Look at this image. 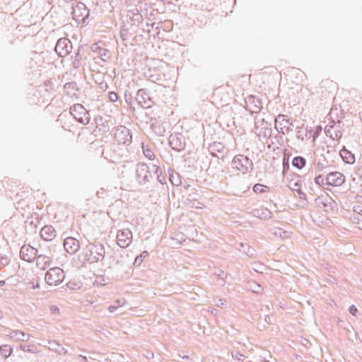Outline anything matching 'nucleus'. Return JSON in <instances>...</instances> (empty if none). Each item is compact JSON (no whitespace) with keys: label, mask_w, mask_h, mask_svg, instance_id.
I'll list each match as a JSON object with an SVG mask.
<instances>
[{"label":"nucleus","mask_w":362,"mask_h":362,"mask_svg":"<svg viewBox=\"0 0 362 362\" xmlns=\"http://www.w3.org/2000/svg\"><path fill=\"white\" fill-rule=\"evenodd\" d=\"M81 254L84 260L90 263H96L103 260L105 255V249L101 243H90L82 247Z\"/></svg>","instance_id":"f257e3e1"},{"label":"nucleus","mask_w":362,"mask_h":362,"mask_svg":"<svg viewBox=\"0 0 362 362\" xmlns=\"http://www.w3.org/2000/svg\"><path fill=\"white\" fill-rule=\"evenodd\" d=\"M231 166L234 170L243 175L252 172L254 169L252 160L243 154L235 156L232 160Z\"/></svg>","instance_id":"f03ea898"},{"label":"nucleus","mask_w":362,"mask_h":362,"mask_svg":"<svg viewBox=\"0 0 362 362\" xmlns=\"http://www.w3.org/2000/svg\"><path fill=\"white\" fill-rule=\"evenodd\" d=\"M72 18L78 23L86 24L90 16V10L85 4L77 1L72 4Z\"/></svg>","instance_id":"7ed1b4c3"},{"label":"nucleus","mask_w":362,"mask_h":362,"mask_svg":"<svg viewBox=\"0 0 362 362\" xmlns=\"http://www.w3.org/2000/svg\"><path fill=\"white\" fill-rule=\"evenodd\" d=\"M114 138L118 144L129 145L132 141L131 130L125 126L120 125L112 129Z\"/></svg>","instance_id":"20e7f679"},{"label":"nucleus","mask_w":362,"mask_h":362,"mask_svg":"<svg viewBox=\"0 0 362 362\" xmlns=\"http://www.w3.org/2000/svg\"><path fill=\"white\" fill-rule=\"evenodd\" d=\"M69 112L81 124H87L90 122L89 112L81 104L77 103L72 105Z\"/></svg>","instance_id":"39448f33"},{"label":"nucleus","mask_w":362,"mask_h":362,"mask_svg":"<svg viewBox=\"0 0 362 362\" xmlns=\"http://www.w3.org/2000/svg\"><path fill=\"white\" fill-rule=\"evenodd\" d=\"M136 178L140 185H146L152 178L151 172L147 164L138 163L135 170Z\"/></svg>","instance_id":"423d86ee"},{"label":"nucleus","mask_w":362,"mask_h":362,"mask_svg":"<svg viewBox=\"0 0 362 362\" xmlns=\"http://www.w3.org/2000/svg\"><path fill=\"white\" fill-rule=\"evenodd\" d=\"M64 279V271L59 267L49 269L45 274V279L49 286H57Z\"/></svg>","instance_id":"0eeeda50"},{"label":"nucleus","mask_w":362,"mask_h":362,"mask_svg":"<svg viewBox=\"0 0 362 362\" xmlns=\"http://www.w3.org/2000/svg\"><path fill=\"white\" fill-rule=\"evenodd\" d=\"M136 100L138 104L145 109L150 108L155 104L153 98L146 88H141L137 91Z\"/></svg>","instance_id":"6e6552de"},{"label":"nucleus","mask_w":362,"mask_h":362,"mask_svg":"<svg viewBox=\"0 0 362 362\" xmlns=\"http://www.w3.org/2000/svg\"><path fill=\"white\" fill-rule=\"evenodd\" d=\"M72 48L71 42L68 38L62 37L57 40L54 50L59 57H65L71 52Z\"/></svg>","instance_id":"1a4fd4ad"},{"label":"nucleus","mask_w":362,"mask_h":362,"mask_svg":"<svg viewBox=\"0 0 362 362\" xmlns=\"http://www.w3.org/2000/svg\"><path fill=\"white\" fill-rule=\"evenodd\" d=\"M168 143L172 149L177 152L182 151L186 146L185 137L179 133L170 134L168 138Z\"/></svg>","instance_id":"9d476101"},{"label":"nucleus","mask_w":362,"mask_h":362,"mask_svg":"<svg viewBox=\"0 0 362 362\" xmlns=\"http://www.w3.org/2000/svg\"><path fill=\"white\" fill-rule=\"evenodd\" d=\"M344 182V175L337 171L328 173L325 177V184L328 187L330 186L339 187L342 185Z\"/></svg>","instance_id":"9b49d317"},{"label":"nucleus","mask_w":362,"mask_h":362,"mask_svg":"<svg viewBox=\"0 0 362 362\" xmlns=\"http://www.w3.org/2000/svg\"><path fill=\"white\" fill-rule=\"evenodd\" d=\"M132 233L129 229L119 230L117 234V244L122 248L127 247L132 243Z\"/></svg>","instance_id":"f8f14e48"},{"label":"nucleus","mask_w":362,"mask_h":362,"mask_svg":"<svg viewBox=\"0 0 362 362\" xmlns=\"http://www.w3.org/2000/svg\"><path fill=\"white\" fill-rule=\"evenodd\" d=\"M37 255V250L30 245H23L20 250V257L27 262H33Z\"/></svg>","instance_id":"ddd939ff"},{"label":"nucleus","mask_w":362,"mask_h":362,"mask_svg":"<svg viewBox=\"0 0 362 362\" xmlns=\"http://www.w3.org/2000/svg\"><path fill=\"white\" fill-rule=\"evenodd\" d=\"M292 124L288 119L286 118V115L279 114L277 115L275 119V129L279 133L286 134L291 131L290 126Z\"/></svg>","instance_id":"4468645a"},{"label":"nucleus","mask_w":362,"mask_h":362,"mask_svg":"<svg viewBox=\"0 0 362 362\" xmlns=\"http://www.w3.org/2000/svg\"><path fill=\"white\" fill-rule=\"evenodd\" d=\"M63 245L66 252L70 255L75 254L80 248L79 241L73 237L66 238Z\"/></svg>","instance_id":"2eb2a0df"},{"label":"nucleus","mask_w":362,"mask_h":362,"mask_svg":"<svg viewBox=\"0 0 362 362\" xmlns=\"http://www.w3.org/2000/svg\"><path fill=\"white\" fill-rule=\"evenodd\" d=\"M247 109L253 113H257L262 108V102L254 95H249L245 99Z\"/></svg>","instance_id":"dca6fc26"},{"label":"nucleus","mask_w":362,"mask_h":362,"mask_svg":"<svg viewBox=\"0 0 362 362\" xmlns=\"http://www.w3.org/2000/svg\"><path fill=\"white\" fill-rule=\"evenodd\" d=\"M56 230L51 225H46L40 230V236L45 241H51L56 237Z\"/></svg>","instance_id":"f3484780"},{"label":"nucleus","mask_w":362,"mask_h":362,"mask_svg":"<svg viewBox=\"0 0 362 362\" xmlns=\"http://www.w3.org/2000/svg\"><path fill=\"white\" fill-rule=\"evenodd\" d=\"M332 125H327L325 127V134L327 136H329L333 140H339L341 137L342 133L339 130L334 129V124H335L334 121L332 120Z\"/></svg>","instance_id":"a211bd4d"},{"label":"nucleus","mask_w":362,"mask_h":362,"mask_svg":"<svg viewBox=\"0 0 362 362\" xmlns=\"http://www.w3.org/2000/svg\"><path fill=\"white\" fill-rule=\"evenodd\" d=\"M35 259L37 267L42 270L49 267L51 262V258L45 255H37Z\"/></svg>","instance_id":"6ab92c4d"},{"label":"nucleus","mask_w":362,"mask_h":362,"mask_svg":"<svg viewBox=\"0 0 362 362\" xmlns=\"http://www.w3.org/2000/svg\"><path fill=\"white\" fill-rule=\"evenodd\" d=\"M8 336L11 339L22 341H26L30 339L28 334L18 329L11 330Z\"/></svg>","instance_id":"aec40b11"},{"label":"nucleus","mask_w":362,"mask_h":362,"mask_svg":"<svg viewBox=\"0 0 362 362\" xmlns=\"http://www.w3.org/2000/svg\"><path fill=\"white\" fill-rule=\"evenodd\" d=\"M128 13H131L129 19L132 22V25L135 27H138L143 21V17L140 14L139 10L137 8H134L132 11H128Z\"/></svg>","instance_id":"412c9836"},{"label":"nucleus","mask_w":362,"mask_h":362,"mask_svg":"<svg viewBox=\"0 0 362 362\" xmlns=\"http://www.w3.org/2000/svg\"><path fill=\"white\" fill-rule=\"evenodd\" d=\"M341 159L348 164H353L355 162L354 155L346 148H343L339 151Z\"/></svg>","instance_id":"4be33fe9"},{"label":"nucleus","mask_w":362,"mask_h":362,"mask_svg":"<svg viewBox=\"0 0 362 362\" xmlns=\"http://www.w3.org/2000/svg\"><path fill=\"white\" fill-rule=\"evenodd\" d=\"M64 89L66 90V94L75 96L79 92V88L75 81L68 82L64 85Z\"/></svg>","instance_id":"5701e85b"},{"label":"nucleus","mask_w":362,"mask_h":362,"mask_svg":"<svg viewBox=\"0 0 362 362\" xmlns=\"http://www.w3.org/2000/svg\"><path fill=\"white\" fill-rule=\"evenodd\" d=\"M151 129L158 136H163L165 133V128L159 122H153L151 124Z\"/></svg>","instance_id":"b1692460"},{"label":"nucleus","mask_w":362,"mask_h":362,"mask_svg":"<svg viewBox=\"0 0 362 362\" xmlns=\"http://www.w3.org/2000/svg\"><path fill=\"white\" fill-rule=\"evenodd\" d=\"M225 149L224 145L221 142L214 141L209 145V153H223Z\"/></svg>","instance_id":"393cba45"},{"label":"nucleus","mask_w":362,"mask_h":362,"mask_svg":"<svg viewBox=\"0 0 362 362\" xmlns=\"http://www.w3.org/2000/svg\"><path fill=\"white\" fill-rule=\"evenodd\" d=\"M306 160L303 156H296L293 158L292 165L295 168L301 170L305 166Z\"/></svg>","instance_id":"a878e982"},{"label":"nucleus","mask_w":362,"mask_h":362,"mask_svg":"<svg viewBox=\"0 0 362 362\" xmlns=\"http://www.w3.org/2000/svg\"><path fill=\"white\" fill-rule=\"evenodd\" d=\"M168 179H169V181L174 186L178 187L182 184V181H181L179 173H174L173 170H172L171 173L169 172Z\"/></svg>","instance_id":"bb28decb"},{"label":"nucleus","mask_w":362,"mask_h":362,"mask_svg":"<svg viewBox=\"0 0 362 362\" xmlns=\"http://www.w3.org/2000/svg\"><path fill=\"white\" fill-rule=\"evenodd\" d=\"M240 247L242 248H240L239 250H242L243 252L245 253V255H247V256L253 257L255 255V250L253 247L248 245L247 244L241 243Z\"/></svg>","instance_id":"cd10ccee"},{"label":"nucleus","mask_w":362,"mask_h":362,"mask_svg":"<svg viewBox=\"0 0 362 362\" xmlns=\"http://www.w3.org/2000/svg\"><path fill=\"white\" fill-rule=\"evenodd\" d=\"M99 57L103 62H107L111 58L110 52L105 48H102L99 49L98 52Z\"/></svg>","instance_id":"c85d7f7f"},{"label":"nucleus","mask_w":362,"mask_h":362,"mask_svg":"<svg viewBox=\"0 0 362 362\" xmlns=\"http://www.w3.org/2000/svg\"><path fill=\"white\" fill-rule=\"evenodd\" d=\"M13 349L9 345H2L0 346V356L7 358L11 354Z\"/></svg>","instance_id":"c756f323"},{"label":"nucleus","mask_w":362,"mask_h":362,"mask_svg":"<svg viewBox=\"0 0 362 362\" xmlns=\"http://www.w3.org/2000/svg\"><path fill=\"white\" fill-rule=\"evenodd\" d=\"M142 148H143L144 154L146 158H148L149 160H154V158H155L154 153H153V150L148 145L144 146L143 144Z\"/></svg>","instance_id":"7c9ffc66"},{"label":"nucleus","mask_w":362,"mask_h":362,"mask_svg":"<svg viewBox=\"0 0 362 362\" xmlns=\"http://www.w3.org/2000/svg\"><path fill=\"white\" fill-rule=\"evenodd\" d=\"M252 189L255 193H264L268 192L269 190V187L267 185L257 183L253 186Z\"/></svg>","instance_id":"2f4dec72"},{"label":"nucleus","mask_w":362,"mask_h":362,"mask_svg":"<svg viewBox=\"0 0 362 362\" xmlns=\"http://www.w3.org/2000/svg\"><path fill=\"white\" fill-rule=\"evenodd\" d=\"M148 255V251H143L139 255H138L134 262V267H139L142 263L143 260Z\"/></svg>","instance_id":"473e14b6"},{"label":"nucleus","mask_w":362,"mask_h":362,"mask_svg":"<svg viewBox=\"0 0 362 362\" xmlns=\"http://www.w3.org/2000/svg\"><path fill=\"white\" fill-rule=\"evenodd\" d=\"M315 182L316 185L322 187L325 189L330 190V189L325 184V178L322 175H319L315 177Z\"/></svg>","instance_id":"72a5a7b5"},{"label":"nucleus","mask_w":362,"mask_h":362,"mask_svg":"<svg viewBox=\"0 0 362 362\" xmlns=\"http://www.w3.org/2000/svg\"><path fill=\"white\" fill-rule=\"evenodd\" d=\"M11 260L6 255L0 254V269L8 265Z\"/></svg>","instance_id":"f704fd0d"},{"label":"nucleus","mask_w":362,"mask_h":362,"mask_svg":"<svg viewBox=\"0 0 362 362\" xmlns=\"http://www.w3.org/2000/svg\"><path fill=\"white\" fill-rule=\"evenodd\" d=\"M293 180H291L289 181V188L293 191H296L299 189L301 187L300 180L298 179V180L295 181L293 183Z\"/></svg>","instance_id":"c9c22d12"},{"label":"nucleus","mask_w":362,"mask_h":362,"mask_svg":"<svg viewBox=\"0 0 362 362\" xmlns=\"http://www.w3.org/2000/svg\"><path fill=\"white\" fill-rule=\"evenodd\" d=\"M49 349L54 350L55 351L59 352V354H61L62 351L64 350V348H62L60 344L55 341H49Z\"/></svg>","instance_id":"e433bc0d"},{"label":"nucleus","mask_w":362,"mask_h":362,"mask_svg":"<svg viewBox=\"0 0 362 362\" xmlns=\"http://www.w3.org/2000/svg\"><path fill=\"white\" fill-rule=\"evenodd\" d=\"M19 348L25 352H34L35 349V346L34 345H26V344H21Z\"/></svg>","instance_id":"4c0bfd02"},{"label":"nucleus","mask_w":362,"mask_h":362,"mask_svg":"<svg viewBox=\"0 0 362 362\" xmlns=\"http://www.w3.org/2000/svg\"><path fill=\"white\" fill-rule=\"evenodd\" d=\"M251 289L252 292L256 293H260L263 290L261 285L255 282L252 283V285L251 286Z\"/></svg>","instance_id":"58836bf2"},{"label":"nucleus","mask_w":362,"mask_h":362,"mask_svg":"<svg viewBox=\"0 0 362 362\" xmlns=\"http://www.w3.org/2000/svg\"><path fill=\"white\" fill-rule=\"evenodd\" d=\"M195 202H197L196 200H192L189 198H187L185 201V204L191 208H196V209H202V206H196Z\"/></svg>","instance_id":"ea45409f"},{"label":"nucleus","mask_w":362,"mask_h":362,"mask_svg":"<svg viewBox=\"0 0 362 362\" xmlns=\"http://www.w3.org/2000/svg\"><path fill=\"white\" fill-rule=\"evenodd\" d=\"M214 274L222 280H224L227 277V274L220 269H216Z\"/></svg>","instance_id":"a19ab883"},{"label":"nucleus","mask_w":362,"mask_h":362,"mask_svg":"<svg viewBox=\"0 0 362 362\" xmlns=\"http://www.w3.org/2000/svg\"><path fill=\"white\" fill-rule=\"evenodd\" d=\"M231 354H232V357L234 359L238 360L240 361H243L245 359V355L241 354L238 351L232 352Z\"/></svg>","instance_id":"79ce46f5"},{"label":"nucleus","mask_w":362,"mask_h":362,"mask_svg":"<svg viewBox=\"0 0 362 362\" xmlns=\"http://www.w3.org/2000/svg\"><path fill=\"white\" fill-rule=\"evenodd\" d=\"M350 218L354 223H358L360 221H362V216L360 214L351 215Z\"/></svg>","instance_id":"37998d69"},{"label":"nucleus","mask_w":362,"mask_h":362,"mask_svg":"<svg viewBox=\"0 0 362 362\" xmlns=\"http://www.w3.org/2000/svg\"><path fill=\"white\" fill-rule=\"evenodd\" d=\"M108 97L111 102H116L118 100V95L114 91L110 92L108 94Z\"/></svg>","instance_id":"c03bdc74"},{"label":"nucleus","mask_w":362,"mask_h":362,"mask_svg":"<svg viewBox=\"0 0 362 362\" xmlns=\"http://www.w3.org/2000/svg\"><path fill=\"white\" fill-rule=\"evenodd\" d=\"M156 179H157V181L158 182H160L161 185L167 184L166 177L163 174L158 175V177H156Z\"/></svg>","instance_id":"a18cd8bd"},{"label":"nucleus","mask_w":362,"mask_h":362,"mask_svg":"<svg viewBox=\"0 0 362 362\" xmlns=\"http://www.w3.org/2000/svg\"><path fill=\"white\" fill-rule=\"evenodd\" d=\"M153 173L156 175V177H158V175L163 174L161 168L157 165H153Z\"/></svg>","instance_id":"49530a36"},{"label":"nucleus","mask_w":362,"mask_h":362,"mask_svg":"<svg viewBox=\"0 0 362 362\" xmlns=\"http://www.w3.org/2000/svg\"><path fill=\"white\" fill-rule=\"evenodd\" d=\"M49 310L52 315H58L59 313V308L57 305H51Z\"/></svg>","instance_id":"de8ad7c7"},{"label":"nucleus","mask_w":362,"mask_h":362,"mask_svg":"<svg viewBox=\"0 0 362 362\" xmlns=\"http://www.w3.org/2000/svg\"><path fill=\"white\" fill-rule=\"evenodd\" d=\"M120 37L123 41L127 40L129 38L128 31L127 30H122Z\"/></svg>","instance_id":"09e8293b"},{"label":"nucleus","mask_w":362,"mask_h":362,"mask_svg":"<svg viewBox=\"0 0 362 362\" xmlns=\"http://www.w3.org/2000/svg\"><path fill=\"white\" fill-rule=\"evenodd\" d=\"M326 168V166L321 162H317L316 164V170L319 172L323 171Z\"/></svg>","instance_id":"8fccbe9b"},{"label":"nucleus","mask_w":362,"mask_h":362,"mask_svg":"<svg viewBox=\"0 0 362 362\" xmlns=\"http://www.w3.org/2000/svg\"><path fill=\"white\" fill-rule=\"evenodd\" d=\"M353 211L357 214H360L362 213V206L360 205H355L353 207Z\"/></svg>","instance_id":"3c124183"},{"label":"nucleus","mask_w":362,"mask_h":362,"mask_svg":"<svg viewBox=\"0 0 362 362\" xmlns=\"http://www.w3.org/2000/svg\"><path fill=\"white\" fill-rule=\"evenodd\" d=\"M349 312L353 315H356V313L358 312V309L356 308V307L354 305H351L349 308Z\"/></svg>","instance_id":"603ef678"},{"label":"nucleus","mask_w":362,"mask_h":362,"mask_svg":"<svg viewBox=\"0 0 362 362\" xmlns=\"http://www.w3.org/2000/svg\"><path fill=\"white\" fill-rule=\"evenodd\" d=\"M120 307V305H111L108 307V311L110 313H114L116 310Z\"/></svg>","instance_id":"864d4df0"},{"label":"nucleus","mask_w":362,"mask_h":362,"mask_svg":"<svg viewBox=\"0 0 362 362\" xmlns=\"http://www.w3.org/2000/svg\"><path fill=\"white\" fill-rule=\"evenodd\" d=\"M296 192H297L300 199H306V194L304 192H302L300 188H299V189L296 190Z\"/></svg>","instance_id":"5fc2aeb1"},{"label":"nucleus","mask_w":362,"mask_h":362,"mask_svg":"<svg viewBox=\"0 0 362 362\" xmlns=\"http://www.w3.org/2000/svg\"><path fill=\"white\" fill-rule=\"evenodd\" d=\"M99 88L103 89V90H106L108 88V85L105 82H102L100 83Z\"/></svg>","instance_id":"6e6d98bb"},{"label":"nucleus","mask_w":362,"mask_h":362,"mask_svg":"<svg viewBox=\"0 0 362 362\" xmlns=\"http://www.w3.org/2000/svg\"><path fill=\"white\" fill-rule=\"evenodd\" d=\"M218 302H219V303L217 304L218 306L223 307L226 305V302L224 300L219 299Z\"/></svg>","instance_id":"4d7b16f0"},{"label":"nucleus","mask_w":362,"mask_h":362,"mask_svg":"<svg viewBox=\"0 0 362 362\" xmlns=\"http://www.w3.org/2000/svg\"><path fill=\"white\" fill-rule=\"evenodd\" d=\"M114 305H120V307L124 305V300H117Z\"/></svg>","instance_id":"13d9d810"},{"label":"nucleus","mask_w":362,"mask_h":362,"mask_svg":"<svg viewBox=\"0 0 362 362\" xmlns=\"http://www.w3.org/2000/svg\"><path fill=\"white\" fill-rule=\"evenodd\" d=\"M283 164H284L283 174H285L286 168L288 170L289 168V165L288 163H285L284 162Z\"/></svg>","instance_id":"bf43d9fd"},{"label":"nucleus","mask_w":362,"mask_h":362,"mask_svg":"<svg viewBox=\"0 0 362 362\" xmlns=\"http://www.w3.org/2000/svg\"><path fill=\"white\" fill-rule=\"evenodd\" d=\"M183 359H186V360H188L189 358V357L187 355H183V356H181V355H179Z\"/></svg>","instance_id":"052dcab7"},{"label":"nucleus","mask_w":362,"mask_h":362,"mask_svg":"<svg viewBox=\"0 0 362 362\" xmlns=\"http://www.w3.org/2000/svg\"><path fill=\"white\" fill-rule=\"evenodd\" d=\"M216 153H217V152L210 153V154H211L213 157L218 158V155L216 154Z\"/></svg>","instance_id":"680f3d73"},{"label":"nucleus","mask_w":362,"mask_h":362,"mask_svg":"<svg viewBox=\"0 0 362 362\" xmlns=\"http://www.w3.org/2000/svg\"><path fill=\"white\" fill-rule=\"evenodd\" d=\"M281 233L285 234V233H286V232H285V231H284V232H282L281 230H279V235L280 236H281ZM275 235H278V233H277V232H275Z\"/></svg>","instance_id":"e2e57ef3"},{"label":"nucleus","mask_w":362,"mask_h":362,"mask_svg":"<svg viewBox=\"0 0 362 362\" xmlns=\"http://www.w3.org/2000/svg\"><path fill=\"white\" fill-rule=\"evenodd\" d=\"M6 284L5 281L1 280L0 281V287L4 286Z\"/></svg>","instance_id":"0e129e2a"},{"label":"nucleus","mask_w":362,"mask_h":362,"mask_svg":"<svg viewBox=\"0 0 362 362\" xmlns=\"http://www.w3.org/2000/svg\"><path fill=\"white\" fill-rule=\"evenodd\" d=\"M303 341H304V342H303V344L304 345H306V344H307V343H309L308 340V339H303Z\"/></svg>","instance_id":"69168bd1"},{"label":"nucleus","mask_w":362,"mask_h":362,"mask_svg":"<svg viewBox=\"0 0 362 362\" xmlns=\"http://www.w3.org/2000/svg\"><path fill=\"white\" fill-rule=\"evenodd\" d=\"M78 54H79V49H78L77 52L76 53L75 58L78 57Z\"/></svg>","instance_id":"338daca9"},{"label":"nucleus","mask_w":362,"mask_h":362,"mask_svg":"<svg viewBox=\"0 0 362 362\" xmlns=\"http://www.w3.org/2000/svg\"><path fill=\"white\" fill-rule=\"evenodd\" d=\"M221 285L223 286L225 285V281L223 280V281H221Z\"/></svg>","instance_id":"774afa93"}]
</instances>
